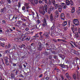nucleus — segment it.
<instances>
[{
	"label": "nucleus",
	"instance_id": "f257e3e1",
	"mask_svg": "<svg viewBox=\"0 0 80 80\" xmlns=\"http://www.w3.org/2000/svg\"><path fill=\"white\" fill-rule=\"evenodd\" d=\"M56 3V1H55V2L54 3V4H53L52 3V4L53 5H54L55 6V10H56L57 9H58V10L59 12H62V6H61V5H59V3H57L56 4H55Z\"/></svg>",
	"mask_w": 80,
	"mask_h": 80
},
{
	"label": "nucleus",
	"instance_id": "f03ea898",
	"mask_svg": "<svg viewBox=\"0 0 80 80\" xmlns=\"http://www.w3.org/2000/svg\"><path fill=\"white\" fill-rule=\"evenodd\" d=\"M30 36H28L27 37V38H16V40H17V42H21L22 41H28L30 40Z\"/></svg>",
	"mask_w": 80,
	"mask_h": 80
},
{
	"label": "nucleus",
	"instance_id": "7ed1b4c3",
	"mask_svg": "<svg viewBox=\"0 0 80 80\" xmlns=\"http://www.w3.org/2000/svg\"><path fill=\"white\" fill-rule=\"evenodd\" d=\"M73 23L75 26H78L80 25L78 20L77 19H74L73 20Z\"/></svg>",
	"mask_w": 80,
	"mask_h": 80
},
{
	"label": "nucleus",
	"instance_id": "20e7f679",
	"mask_svg": "<svg viewBox=\"0 0 80 80\" xmlns=\"http://www.w3.org/2000/svg\"><path fill=\"white\" fill-rule=\"evenodd\" d=\"M28 1H30L32 4L33 6H35L36 4H37L38 3V0H28Z\"/></svg>",
	"mask_w": 80,
	"mask_h": 80
},
{
	"label": "nucleus",
	"instance_id": "39448f33",
	"mask_svg": "<svg viewBox=\"0 0 80 80\" xmlns=\"http://www.w3.org/2000/svg\"><path fill=\"white\" fill-rule=\"evenodd\" d=\"M39 12L40 14L43 15H44L45 13V11L44 8H43V7H40V8L39 10Z\"/></svg>",
	"mask_w": 80,
	"mask_h": 80
},
{
	"label": "nucleus",
	"instance_id": "423d86ee",
	"mask_svg": "<svg viewBox=\"0 0 80 80\" xmlns=\"http://www.w3.org/2000/svg\"><path fill=\"white\" fill-rule=\"evenodd\" d=\"M50 51V49L48 48H47L46 49L45 51L42 53V54L43 55H44V56L48 55L49 54Z\"/></svg>",
	"mask_w": 80,
	"mask_h": 80
},
{
	"label": "nucleus",
	"instance_id": "0eeeda50",
	"mask_svg": "<svg viewBox=\"0 0 80 80\" xmlns=\"http://www.w3.org/2000/svg\"><path fill=\"white\" fill-rule=\"evenodd\" d=\"M40 25H41L44 28L47 25V21L45 18L43 19V23H42Z\"/></svg>",
	"mask_w": 80,
	"mask_h": 80
},
{
	"label": "nucleus",
	"instance_id": "6e6552de",
	"mask_svg": "<svg viewBox=\"0 0 80 80\" xmlns=\"http://www.w3.org/2000/svg\"><path fill=\"white\" fill-rule=\"evenodd\" d=\"M54 9V7H53L52 6H51L50 7L48 10V13L49 14H50L51 13V12H52V11Z\"/></svg>",
	"mask_w": 80,
	"mask_h": 80
},
{
	"label": "nucleus",
	"instance_id": "1a4fd4ad",
	"mask_svg": "<svg viewBox=\"0 0 80 80\" xmlns=\"http://www.w3.org/2000/svg\"><path fill=\"white\" fill-rule=\"evenodd\" d=\"M12 49L14 50L15 51H17L18 49V48L16 44H14L12 47Z\"/></svg>",
	"mask_w": 80,
	"mask_h": 80
},
{
	"label": "nucleus",
	"instance_id": "9d476101",
	"mask_svg": "<svg viewBox=\"0 0 80 80\" xmlns=\"http://www.w3.org/2000/svg\"><path fill=\"white\" fill-rule=\"evenodd\" d=\"M59 14H58V10H56L55 12V16L54 18H58Z\"/></svg>",
	"mask_w": 80,
	"mask_h": 80
},
{
	"label": "nucleus",
	"instance_id": "9b49d317",
	"mask_svg": "<svg viewBox=\"0 0 80 80\" xmlns=\"http://www.w3.org/2000/svg\"><path fill=\"white\" fill-rule=\"evenodd\" d=\"M28 36L27 33H25L24 34H22L21 35V38H25L26 37H27Z\"/></svg>",
	"mask_w": 80,
	"mask_h": 80
},
{
	"label": "nucleus",
	"instance_id": "f8f14e48",
	"mask_svg": "<svg viewBox=\"0 0 80 80\" xmlns=\"http://www.w3.org/2000/svg\"><path fill=\"white\" fill-rule=\"evenodd\" d=\"M61 6H62V8L64 9H66L67 7V5L64 3H61Z\"/></svg>",
	"mask_w": 80,
	"mask_h": 80
},
{
	"label": "nucleus",
	"instance_id": "ddd939ff",
	"mask_svg": "<svg viewBox=\"0 0 80 80\" xmlns=\"http://www.w3.org/2000/svg\"><path fill=\"white\" fill-rule=\"evenodd\" d=\"M50 21L52 22H54L53 17L52 14V13L50 16Z\"/></svg>",
	"mask_w": 80,
	"mask_h": 80
},
{
	"label": "nucleus",
	"instance_id": "4468645a",
	"mask_svg": "<svg viewBox=\"0 0 80 80\" xmlns=\"http://www.w3.org/2000/svg\"><path fill=\"white\" fill-rule=\"evenodd\" d=\"M60 66L61 67L64 68H68V65H64L63 64H60Z\"/></svg>",
	"mask_w": 80,
	"mask_h": 80
},
{
	"label": "nucleus",
	"instance_id": "2eb2a0df",
	"mask_svg": "<svg viewBox=\"0 0 80 80\" xmlns=\"http://www.w3.org/2000/svg\"><path fill=\"white\" fill-rule=\"evenodd\" d=\"M61 18L62 20H65V14L63 13H62L60 15Z\"/></svg>",
	"mask_w": 80,
	"mask_h": 80
},
{
	"label": "nucleus",
	"instance_id": "dca6fc26",
	"mask_svg": "<svg viewBox=\"0 0 80 80\" xmlns=\"http://www.w3.org/2000/svg\"><path fill=\"white\" fill-rule=\"evenodd\" d=\"M66 78L68 79V80H70L71 79V77L69 75V74L68 73H66Z\"/></svg>",
	"mask_w": 80,
	"mask_h": 80
},
{
	"label": "nucleus",
	"instance_id": "f3484780",
	"mask_svg": "<svg viewBox=\"0 0 80 80\" xmlns=\"http://www.w3.org/2000/svg\"><path fill=\"white\" fill-rule=\"evenodd\" d=\"M43 28H44L41 25H40L39 26H38V28L37 27V25L36 26V28L38 29H39V30L43 29Z\"/></svg>",
	"mask_w": 80,
	"mask_h": 80
},
{
	"label": "nucleus",
	"instance_id": "a211bd4d",
	"mask_svg": "<svg viewBox=\"0 0 80 80\" xmlns=\"http://www.w3.org/2000/svg\"><path fill=\"white\" fill-rule=\"evenodd\" d=\"M59 57H60L62 59L64 60L65 59V57L63 55L61 54H59Z\"/></svg>",
	"mask_w": 80,
	"mask_h": 80
},
{
	"label": "nucleus",
	"instance_id": "6ab92c4d",
	"mask_svg": "<svg viewBox=\"0 0 80 80\" xmlns=\"http://www.w3.org/2000/svg\"><path fill=\"white\" fill-rule=\"evenodd\" d=\"M24 5L26 7L27 9H28V8H30V7L29 5V3H25Z\"/></svg>",
	"mask_w": 80,
	"mask_h": 80
},
{
	"label": "nucleus",
	"instance_id": "aec40b11",
	"mask_svg": "<svg viewBox=\"0 0 80 80\" xmlns=\"http://www.w3.org/2000/svg\"><path fill=\"white\" fill-rule=\"evenodd\" d=\"M8 57H9V59L10 63L11 64H12L13 60L12 58H11V56L10 55H8Z\"/></svg>",
	"mask_w": 80,
	"mask_h": 80
},
{
	"label": "nucleus",
	"instance_id": "412c9836",
	"mask_svg": "<svg viewBox=\"0 0 80 80\" xmlns=\"http://www.w3.org/2000/svg\"><path fill=\"white\" fill-rule=\"evenodd\" d=\"M11 46L10 44H8V45H6L5 47V48L7 49H9L10 48Z\"/></svg>",
	"mask_w": 80,
	"mask_h": 80
},
{
	"label": "nucleus",
	"instance_id": "4be33fe9",
	"mask_svg": "<svg viewBox=\"0 0 80 80\" xmlns=\"http://www.w3.org/2000/svg\"><path fill=\"white\" fill-rule=\"evenodd\" d=\"M35 35L33 36V37H32V40H35V38H34V37H35V38H38L39 37V36L38 35V34H35Z\"/></svg>",
	"mask_w": 80,
	"mask_h": 80
},
{
	"label": "nucleus",
	"instance_id": "5701e85b",
	"mask_svg": "<svg viewBox=\"0 0 80 80\" xmlns=\"http://www.w3.org/2000/svg\"><path fill=\"white\" fill-rule=\"evenodd\" d=\"M1 11L5 13L6 12V8L4 7V8L1 9Z\"/></svg>",
	"mask_w": 80,
	"mask_h": 80
},
{
	"label": "nucleus",
	"instance_id": "b1692460",
	"mask_svg": "<svg viewBox=\"0 0 80 80\" xmlns=\"http://www.w3.org/2000/svg\"><path fill=\"white\" fill-rule=\"evenodd\" d=\"M67 21H64L63 23L62 24V27H64L67 25Z\"/></svg>",
	"mask_w": 80,
	"mask_h": 80
},
{
	"label": "nucleus",
	"instance_id": "393cba45",
	"mask_svg": "<svg viewBox=\"0 0 80 80\" xmlns=\"http://www.w3.org/2000/svg\"><path fill=\"white\" fill-rule=\"evenodd\" d=\"M55 28V24H53V26L52 27H51V31H53L54 28Z\"/></svg>",
	"mask_w": 80,
	"mask_h": 80
},
{
	"label": "nucleus",
	"instance_id": "a878e982",
	"mask_svg": "<svg viewBox=\"0 0 80 80\" xmlns=\"http://www.w3.org/2000/svg\"><path fill=\"white\" fill-rule=\"evenodd\" d=\"M66 5L67 6L70 5V1H69V0H66Z\"/></svg>",
	"mask_w": 80,
	"mask_h": 80
},
{
	"label": "nucleus",
	"instance_id": "bb28decb",
	"mask_svg": "<svg viewBox=\"0 0 80 80\" xmlns=\"http://www.w3.org/2000/svg\"><path fill=\"white\" fill-rule=\"evenodd\" d=\"M26 19H25V18ZM25 18H22L21 19V20L23 22H25L27 21V19H28V18L27 17H25Z\"/></svg>",
	"mask_w": 80,
	"mask_h": 80
},
{
	"label": "nucleus",
	"instance_id": "cd10ccee",
	"mask_svg": "<svg viewBox=\"0 0 80 80\" xmlns=\"http://www.w3.org/2000/svg\"><path fill=\"white\" fill-rule=\"evenodd\" d=\"M42 46H38V50L39 51H41L42 50Z\"/></svg>",
	"mask_w": 80,
	"mask_h": 80
},
{
	"label": "nucleus",
	"instance_id": "c85d7f7f",
	"mask_svg": "<svg viewBox=\"0 0 80 80\" xmlns=\"http://www.w3.org/2000/svg\"><path fill=\"white\" fill-rule=\"evenodd\" d=\"M74 5V3L72 0H70V6H73Z\"/></svg>",
	"mask_w": 80,
	"mask_h": 80
},
{
	"label": "nucleus",
	"instance_id": "c756f323",
	"mask_svg": "<svg viewBox=\"0 0 80 80\" xmlns=\"http://www.w3.org/2000/svg\"><path fill=\"white\" fill-rule=\"evenodd\" d=\"M6 64L7 66H8L10 65L9 62V61H5Z\"/></svg>",
	"mask_w": 80,
	"mask_h": 80
},
{
	"label": "nucleus",
	"instance_id": "7c9ffc66",
	"mask_svg": "<svg viewBox=\"0 0 80 80\" xmlns=\"http://www.w3.org/2000/svg\"><path fill=\"white\" fill-rule=\"evenodd\" d=\"M75 12V8L74 7H72V10L71 11V13H74Z\"/></svg>",
	"mask_w": 80,
	"mask_h": 80
},
{
	"label": "nucleus",
	"instance_id": "2f4dec72",
	"mask_svg": "<svg viewBox=\"0 0 80 80\" xmlns=\"http://www.w3.org/2000/svg\"><path fill=\"white\" fill-rule=\"evenodd\" d=\"M4 59L5 62L8 61V58L7 57H4Z\"/></svg>",
	"mask_w": 80,
	"mask_h": 80
},
{
	"label": "nucleus",
	"instance_id": "473e14b6",
	"mask_svg": "<svg viewBox=\"0 0 80 80\" xmlns=\"http://www.w3.org/2000/svg\"><path fill=\"white\" fill-rule=\"evenodd\" d=\"M18 17H19L20 18H24V16L22 14H19Z\"/></svg>",
	"mask_w": 80,
	"mask_h": 80
},
{
	"label": "nucleus",
	"instance_id": "72a5a7b5",
	"mask_svg": "<svg viewBox=\"0 0 80 80\" xmlns=\"http://www.w3.org/2000/svg\"><path fill=\"white\" fill-rule=\"evenodd\" d=\"M73 78L74 79L76 80V75L75 74H74L72 75Z\"/></svg>",
	"mask_w": 80,
	"mask_h": 80
},
{
	"label": "nucleus",
	"instance_id": "f704fd0d",
	"mask_svg": "<svg viewBox=\"0 0 80 80\" xmlns=\"http://www.w3.org/2000/svg\"><path fill=\"white\" fill-rule=\"evenodd\" d=\"M44 7H45V10L46 11V12H47V5L45 4V6H44Z\"/></svg>",
	"mask_w": 80,
	"mask_h": 80
},
{
	"label": "nucleus",
	"instance_id": "c9c22d12",
	"mask_svg": "<svg viewBox=\"0 0 80 80\" xmlns=\"http://www.w3.org/2000/svg\"><path fill=\"white\" fill-rule=\"evenodd\" d=\"M76 37L78 38L79 37V33L78 32H76L75 33Z\"/></svg>",
	"mask_w": 80,
	"mask_h": 80
},
{
	"label": "nucleus",
	"instance_id": "e433bc0d",
	"mask_svg": "<svg viewBox=\"0 0 80 80\" xmlns=\"http://www.w3.org/2000/svg\"><path fill=\"white\" fill-rule=\"evenodd\" d=\"M11 78L13 79L15 78V76H14V74H11Z\"/></svg>",
	"mask_w": 80,
	"mask_h": 80
},
{
	"label": "nucleus",
	"instance_id": "4c0bfd02",
	"mask_svg": "<svg viewBox=\"0 0 80 80\" xmlns=\"http://www.w3.org/2000/svg\"><path fill=\"white\" fill-rule=\"evenodd\" d=\"M68 26L69 27H70L71 25V21L70 20H68Z\"/></svg>",
	"mask_w": 80,
	"mask_h": 80
},
{
	"label": "nucleus",
	"instance_id": "58836bf2",
	"mask_svg": "<svg viewBox=\"0 0 80 80\" xmlns=\"http://www.w3.org/2000/svg\"><path fill=\"white\" fill-rule=\"evenodd\" d=\"M38 47H42V44L41 42H38Z\"/></svg>",
	"mask_w": 80,
	"mask_h": 80
},
{
	"label": "nucleus",
	"instance_id": "ea45409f",
	"mask_svg": "<svg viewBox=\"0 0 80 80\" xmlns=\"http://www.w3.org/2000/svg\"><path fill=\"white\" fill-rule=\"evenodd\" d=\"M21 4L20 2H18V9L21 7Z\"/></svg>",
	"mask_w": 80,
	"mask_h": 80
},
{
	"label": "nucleus",
	"instance_id": "a19ab883",
	"mask_svg": "<svg viewBox=\"0 0 80 80\" xmlns=\"http://www.w3.org/2000/svg\"><path fill=\"white\" fill-rule=\"evenodd\" d=\"M21 25V24H20V23H16L15 25V26L17 27H19Z\"/></svg>",
	"mask_w": 80,
	"mask_h": 80
},
{
	"label": "nucleus",
	"instance_id": "79ce46f5",
	"mask_svg": "<svg viewBox=\"0 0 80 80\" xmlns=\"http://www.w3.org/2000/svg\"><path fill=\"white\" fill-rule=\"evenodd\" d=\"M18 77H19V78H24V76L22 74H20L19 75Z\"/></svg>",
	"mask_w": 80,
	"mask_h": 80
},
{
	"label": "nucleus",
	"instance_id": "37998d69",
	"mask_svg": "<svg viewBox=\"0 0 80 80\" xmlns=\"http://www.w3.org/2000/svg\"><path fill=\"white\" fill-rule=\"evenodd\" d=\"M60 78H62V80H63L64 79V76L63 75H60Z\"/></svg>",
	"mask_w": 80,
	"mask_h": 80
},
{
	"label": "nucleus",
	"instance_id": "c03bdc74",
	"mask_svg": "<svg viewBox=\"0 0 80 80\" xmlns=\"http://www.w3.org/2000/svg\"><path fill=\"white\" fill-rule=\"evenodd\" d=\"M43 38H44V37H43V36H41L39 38V39L41 40H42L43 39Z\"/></svg>",
	"mask_w": 80,
	"mask_h": 80
},
{
	"label": "nucleus",
	"instance_id": "a18cd8bd",
	"mask_svg": "<svg viewBox=\"0 0 80 80\" xmlns=\"http://www.w3.org/2000/svg\"><path fill=\"white\" fill-rule=\"evenodd\" d=\"M19 48H21V50H23L24 48L22 46V45H19Z\"/></svg>",
	"mask_w": 80,
	"mask_h": 80
},
{
	"label": "nucleus",
	"instance_id": "49530a36",
	"mask_svg": "<svg viewBox=\"0 0 80 80\" xmlns=\"http://www.w3.org/2000/svg\"><path fill=\"white\" fill-rule=\"evenodd\" d=\"M65 62L66 63L68 64L69 63V62L68 60L66 59L65 60Z\"/></svg>",
	"mask_w": 80,
	"mask_h": 80
},
{
	"label": "nucleus",
	"instance_id": "de8ad7c7",
	"mask_svg": "<svg viewBox=\"0 0 80 80\" xmlns=\"http://www.w3.org/2000/svg\"><path fill=\"white\" fill-rule=\"evenodd\" d=\"M14 18H15V16H14L13 17V18H12V19H10V17L8 18V19H9L10 20V21H12V20L13 19H14Z\"/></svg>",
	"mask_w": 80,
	"mask_h": 80
},
{
	"label": "nucleus",
	"instance_id": "09e8293b",
	"mask_svg": "<svg viewBox=\"0 0 80 80\" xmlns=\"http://www.w3.org/2000/svg\"><path fill=\"white\" fill-rule=\"evenodd\" d=\"M77 13L78 15H80V12L78 10L77 11Z\"/></svg>",
	"mask_w": 80,
	"mask_h": 80
},
{
	"label": "nucleus",
	"instance_id": "8fccbe9b",
	"mask_svg": "<svg viewBox=\"0 0 80 80\" xmlns=\"http://www.w3.org/2000/svg\"><path fill=\"white\" fill-rule=\"evenodd\" d=\"M17 63H12V66L13 67H16L17 66Z\"/></svg>",
	"mask_w": 80,
	"mask_h": 80
},
{
	"label": "nucleus",
	"instance_id": "3c124183",
	"mask_svg": "<svg viewBox=\"0 0 80 80\" xmlns=\"http://www.w3.org/2000/svg\"><path fill=\"white\" fill-rule=\"evenodd\" d=\"M38 2H39V3H40V4H43V2L41 0H39V1H38Z\"/></svg>",
	"mask_w": 80,
	"mask_h": 80
},
{
	"label": "nucleus",
	"instance_id": "603ef678",
	"mask_svg": "<svg viewBox=\"0 0 80 80\" xmlns=\"http://www.w3.org/2000/svg\"><path fill=\"white\" fill-rule=\"evenodd\" d=\"M11 6L10 5H8L6 6V8L7 9H9L10 8Z\"/></svg>",
	"mask_w": 80,
	"mask_h": 80
},
{
	"label": "nucleus",
	"instance_id": "864d4df0",
	"mask_svg": "<svg viewBox=\"0 0 80 80\" xmlns=\"http://www.w3.org/2000/svg\"><path fill=\"white\" fill-rule=\"evenodd\" d=\"M2 24H6V21L4 20H2Z\"/></svg>",
	"mask_w": 80,
	"mask_h": 80
},
{
	"label": "nucleus",
	"instance_id": "5fc2aeb1",
	"mask_svg": "<svg viewBox=\"0 0 80 80\" xmlns=\"http://www.w3.org/2000/svg\"><path fill=\"white\" fill-rule=\"evenodd\" d=\"M8 13L10 14L12 12V11L11 10H8Z\"/></svg>",
	"mask_w": 80,
	"mask_h": 80
},
{
	"label": "nucleus",
	"instance_id": "6e6d98bb",
	"mask_svg": "<svg viewBox=\"0 0 80 80\" xmlns=\"http://www.w3.org/2000/svg\"><path fill=\"white\" fill-rule=\"evenodd\" d=\"M53 58H54V59H57L58 56L56 55H54V56H53Z\"/></svg>",
	"mask_w": 80,
	"mask_h": 80
},
{
	"label": "nucleus",
	"instance_id": "4d7b16f0",
	"mask_svg": "<svg viewBox=\"0 0 80 80\" xmlns=\"http://www.w3.org/2000/svg\"><path fill=\"white\" fill-rule=\"evenodd\" d=\"M4 13H5L4 12H1V11H0V16H1V15H3V14Z\"/></svg>",
	"mask_w": 80,
	"mask_h": 80
},
{
	"label": "nucleus",
	"instance_id": "13d9d810",
	"mask_svg": "<svg viewBox=\"0 0 80 80\" xmlns=\"http://www.w3.org/2000/svg\"><path fill=\"white\" fill-rule=\"evenodd\" d=\"M1 45L2 47H4V46L5 45V44L3 43H1Z\"/></svg>",
	"mask_w": 80,
	"mask_h": 80
},
{
	"label": "nucleus",
	"instance_id": "bf43d9fd",
	"mask_svg": "<svg viewBox=\"0 0 80 80\" xmlns=\"http://www.w3.org/2000/svg\"><path fill=\"white\" fill-rule=\"evenodd\" d=\"M67 29H68L67 27H66L65 28H63L64 30L65 31H67Z\"/></svg>",
	"mask_w": 80,
	"mask_h": 80
},
{
	"label": "nucleus",
	"instance_id": "052dcab7",
	"mask_svg": "<svg viewBox=\"0 0 80 80\" xmlns=\"http://www.w3.org/2000/svg\"><path fill=\"white\" fill-rule=\"evenodd\" d=\"M25 30L26 31H28L29 30V28L28 27H26L25 29Z\"/></svg>",
	"mask_w": 80,
	"mask_h": 80
},
{
	"label": "nucleus",
	"instance_id": "680f3d73",
	"mask_svg": "<svg viewBox=\"0 0 80 80\" xmlns=\"http://www.w3.org/2000/svg\"><path fill=\"white\" fill-rule=\"evenodd\" d=\"M42 76H43V75L42 74H41L39 75V76H38V77L39 78H41L42 77Z\"/></svg>",
	"mask_w": 80,
	"mask_h": 80
},
{
	"label": "nucleus",
	"instance_id": "e2e57ef3",
	"mask_svg": "<svg viewBox=\"0 0 80 80\" xmlns=\"http://www.w3.org/2000/svg\"><path fill=\"white\" fill-rule=\"evenodd\" d=\"M19 67L20 68V69H22V65H20L19 66Z\"/></svg>",
	"mask_w": 80,
	"mask_h": 80
},
{
	"label": "nucleus",
	"instance_id": "0e129e2a",
	"mask_svg": "<svg viewBox=\"0 0 80 80\" xmlns=\"http://www.w3.org/2000/svg\"><path fill=\"white\" fill-rule=\"evenodd\" d=\"M36 14H37V17L38 18V19H39V16L38 15V12H36Z\"/></svg>",
	"mask_w": 80,
	"mask_h": 80
},
{
	"label": "nucleus",
	"instance_id": "69168bd1",
	"mask_svg": "<svg viewBox=\"0 0 80 80\" xmlns=\"http://www.w3.org/2000/svg\"><path fill=\"white\" fill-rule=\"evenodd\" d=\"M17 30L18 31V33H19L20 34L21 33V31H19L18 30Z\"/></svg>",
	"mask_w": 80,
	"mask_h": 80
},
{
	"label": "nucleus",
	"instance_id": "338daca9",
	"mask_svg": "<svg viewBox=\"0 0 80 80\" xmlns=\"http://www.w3.org/2000/svg\"><path fill=\"white\" fill-rule=\"evenodd\" d=\"M45 79L47 80H48L49 79V77L47 76L46 77Z\"/></svg>",
	"mask_w": 80,
	"mask_h": 80
},
{
	"label": "nucleus",
	"instance_id": "774afa93",
	"mask_svg": "<svg viewBox=\"0 0 80 80\" xmlns=\"http://www.w3.org/2000/svg\"><path fill=\"white\" fill-rule=\"evenodd\" d=\"M78 32L79 34L80 33V28H79L78 29Z\"/></svg>",
	"mask_w": 80,
	"mask_h": 80
}]
</instances>
